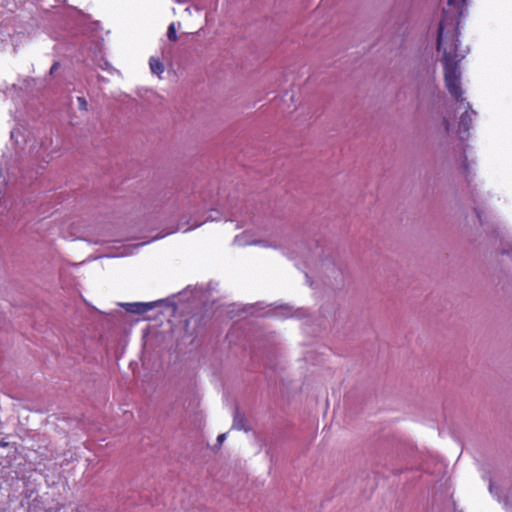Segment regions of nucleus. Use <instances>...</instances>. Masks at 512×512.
I'll return each mask as SVG.
<instances>
[{
    "mask_svg": "<svg viewBox=\"0 0 512 512\" xmlns=\"http://www.w3.org/2000/svg\"><path fill=\"white\" fill-rule=\"evenodd\" d=\"M437 50L442 52L441 62L444 68L445 86L450 94L459 95L461 69L459 63L469 52L468 46H462L459 34H437Z\"/></svg>",
    "mask_w": 512,
    "mask_h": 512,
    "instance_id": "1",
    "label": "nucleus"
},
{
    "mask_svg": "<svg viewBox=\"0 0 512 512\" xmlns=\"http://www.w3.org/2000/svg\"><path fill=\"white\" fill-rule=\"evenodd\" d=\"M456 103L455 111L459 114V121L457 124V134L459 135V144L457 148H455L456 162L459 163V166L468 177L470 171V163L468 162L466 156V149L468 145L465 143L469 136V130L471 128V124L473 121V117H476L477 112L472 109L471 104L463 97V89L461 87V83L459 84V95L450 94Z\"/></svg>",
    "mask_w": 512,
    "mask_h": 512,
    "instance_id": "2",
    "label": "nucleus"
},
{
    "mask_svg": "<svg viewBox=\"0 0 512 512\" xmlns=\"http://www.w3.org/2000/svg\"><path fill=\"white\" fill-rule=\"evenodd\" d=\"M203 208L204 206H200L196 195L178 194L169 204V213L173 217L178 218V225L175 231L182 230L183 232H188L202 225L205 220H200L197 214Z\"/></svg>",
    "mask_w": 512,
    "mask_h": 512,
    "instance_id": "3",
    "label": "nucleus"
},
{
    "mask_svg": "<svg viewBox=\"0 0 512 512\" xmlns=\"http://www.w3.org/2000/svg\"><path fill=\"white\" fill-rule=\"evenodd\" d=\"M323 257L317 267V276L332 288L343 284L342 264L331 250H322Z\"/></svg>",
    "mask_w": 512,
    "mask_h": 512,
    "instance_id": "4",
    "label": "nucleus"
},
{
    "mask_svg": "<svg viewBox=\"0 0 512 512\" xmlns=\"http://www.w3.org/2000/svg\"><path fill=\"white\" fill-rule=\"evenodd\" d=\"M27 130L24 128H16L13 129L10 133L11 140L17 146H21V144L28 145V154L35 160H41L43 162L48 163L50 159H52V152H47V146L44 142L41 144L36 143L35 140L29 138V135L26 134Z\"/></svg>",
    "mask_w": 512,
    "mask_h": 512,
    "instance_id": "5",
    "label": "nucleus"
},
{
    "mask_svg": "<svg viewBox=\"0 0 512 512\" xmlns=\"http://www.w3.org/2000/svg\"><path fill=\"white\" fill-rule=\"evenodd\" d=\"M467 0H448L449 9L443 10V18L437 32H459V20Z\"/></svg>",
    "mask_w": 512,
    "mask_h": 512,
    "instance_id": "6",
    "label": "nucleus"
},
{
    "mask_svg": "<svg viewBox=\"0 0 512 512\" xmlns=\"http://www.w3.org/2000/svg\"><path fill=\"white\" fill-rule=\"evenodd\" d=\"M0 177L3 178V184L7 187L28 185L35 177L33 173L24 174L22 167L15 166L4 160L0 164Z\"/></svg>",
    "mask_w": 512,
    "mask_h": 512,
    "instance_id": "7",
    "label": "nucleus"
},
{
    "mask_svg": "<svg viewBox=\"0 0 512 512\" xmlns=\"http://www.w3.org/2000/svg\"><path fill=\"white\" fill-rule=\"evenodd\" d=\"M162 303H163V300H158V301H153V302L123 303V304H121V306L124 307L125 310L129 313L142 315Z\"/></svg>",
    "mask_w": 512,
    "mask_h": 512,
    "instance_id": "8",
    "label": "nucleus"
},
{
    "mask_svg": "<svg viewBox=\"0 0 512 512\" xmlns=\"http://www.w3.org/2000/svg\"><path fill=\"white\" fill-rule=\"evenodd\" d=\"M188 292L191 293V298L193 300L197 301H206L208 300V296L206 295L207 289H205L203 286H195L191 288V286H188L185 290L179 293L180 301H189L190 298H186V295Z\"/></svg>",
    "mask_w": 512,
    "mask_h": 512,
    "instance_id": "9",
    "label": "nucleus"
},
{
    "mask_svg": "<svg viewBox=\"0 0 512 512\" xmlns=\"http://www.w3.org/2000/svg\"><path fill=\"white\" fill-rule=\"evenodd\" d=\"M472 221L474 224L478 223L481 226L485 233L489 232L490 226L484 217L483 211L480 209L479 205H475L473 207Z\"/></svg>",
    "mask_w": 512,
    "mask_h": 512,
    "instance_id": "10",
    "label": "nucleus"
},
{
    "mask_svg": "<svg viewBox=\"0 0 512 512\" xmlns=\"http://www.w3.org/2000/svg\"><path fill=\"white\" fill-rule=\"evenodd\" d=\"M499 263L505 268L509 263L512 264V244H506L499 252Z\"/></svg>",
    "mask_w": 512,
    "mask_h": 512,
    "instance_id": "11",
    "label": "nucleus"
},
{
    "mask_svg": "<svg viewBox=\"0 0 512 512\" xmlns=\"http://www.w3.org/2000/svg\"><path fill=\"white\" fill-rule=\"evenodd\" d=\"M232 428L236 430H244L248 431V427L246 426V420L244 415L239 411L238 408H235L233 415V424Z\"/></svg>",
    "mask_w": 512,
    "mask_h": 512,
    "instance_id": "12",
    "label": "nucleus"
},
{
    "mask_svg": "<svg viewBox=\"0 0 512 512\" xmlns=\"http://www.w3.org/2000/svg\"><path fill=\"white\" fill-rule=\"evenodd\" d=\"M178 34H167L166 41L163 42L162 54L163 56H169L172 53V45L178 41Z\"/></svg>",
    "mask_w": 512,
    "mask_h": 512,
    "instance_id": "13",
    "label": "nucleus"
},
{
    "mask_svg": "<svg viewBox=\"0 0 512 512\" xmlns=\"http://www.w3.org/2000/svg\"><path fill=\"white\" fill-rule=\"evenodd\" d=\"M150 70L155 75H161L164 72V65L159 58L154 56L149 59Z\"/></svg>",
    "mask_w": 512,
    "mask_h": 512,
    "instance_id": "14",
    "label": "nucleus"
},
{
    "mask_svg": "<svg viewBox=\"0 0 512 512\" xmlns=\"http://www.w3.org/2000/svg\"><path fill=\"white\" fill-rule=\"evenodd\" d=\"M97 65L100 69L107 71L110 74L118 73V71L105 59H101Z\"/></svg>",
    "mask_w": 512,
    "mask_h": 512,
    "instance_id": "15",
    "label": "nucleus"
},
{
    "mask_svg": "<svg viewBox=\"0 0 512 512\" xmlns=\"http://www.w3.org/2000/svg\"><path fill=\"white\" fill-rule=\"evenodd\" d=\"M34 85H35V79H33V78H27L23 81V86L26 91L31 90Z\"/></svg>",
    "mask_w": 512,
    "mask_h": 512,
    "instance_id": "16",
    "label": "nucleus"
},
{
    "mask_svg": "<svg viewBox=\"0 0 512 512\" xmlns=\"http://www.w3.org/2000/svg\"><path fill=\"white\" fill-rule=\"evenodd\" d=\"M489 491L491 494L499 498V488L492 481L489 483Z\"/></svg>",
    "mask_w": 512,
    "mask_h": 512,
    "instance_id": "17",
    "label": "nucleus"
},
{
    "mask_svg": "<svg viewBox=\"0 0 512 512\" xmlns=\"http://www.w3.org/2000/svg\"><path fill=\"white\" fill-rule=\"evenodd\" d=\"M79 108L82 110L87 109V101L83 97H78Z\"/></svg>",
    "mask_w": 512,
    "mask_h": 512,
    "instance_id": "18",
    "label": "nucleus"
},
{
    "mask_svg": "<svg viewBox=\"0 0 512 512\" xmlns=\"http://www.w3.org/2000/svg\"><path fill=\"white\" fill-rule=\"evenodd\" d=\"M59 67H60V63L58 61L54 62L49 70V75L50 76L54 75V73L58 70Z\"/></svg>",
    "mask_w": 512,
    "mask_h": 512,
    "instance_id": "19",
    "label": "nucleus"
},
{
    "mask_svg": "<svg viewBox=\"0 0 512 512\" xmlns=\"http://www.w3.org/2000/svg\"><path fill=\"white\" fill-rule=\"evenodd\" d=\"M180 28V24L176 25V23L172 22L168 28H167V32H177V29Z\"/></svg>",
    "mask_w": 512,
    "mask_h": 512,
    "instance_id": "20",
    "label": "nucleus"
},
{
    "mask_svg": "<svg viewBox=\"0 0 512 512\" xmlns=\"http://www.w3.org/2000/svg\"><path fill=\"white\" fill-rule=\"evenodd\" d=\"M18 90V86L16 84H12L10 87H7L6 90H3L2 88H0V91L6 93L7 91L9 92H16Z\"/></svg>",
    "mask_w": 512,
    "mask_h": 512,
    "instance_id": "21",
    "label": "nucleus"
},
{
    "mask_svg": "<svg viewBox=\"0 0 512 512\" xmlns=\"http://www.w3.org/2000/svg\"><path fill=\"white\" fill-rule=\"evenodd\" d=\"M226 439V433H222L217 437V444L221 445Z\"/></svg>",
    "mask_w": 512,
    "mask_h": 512,
    "instance_id": "22",
    "label": "nucleus"
},
{
    "mask_svg": "<svg viewBox=\"0 0 512 512\" xmlns=\"http://www.w3.org/2000/svg\"><path fill=\"white\" fill-rule=\"evenodd\" d=\"M444 126L447 133H450L451 131V123L448 119H444Z\"/></svg>",
    "mask_w": 512,
    "mask_h": 512,
    "instance_id": "23",
    "label": "nucleus"
},
{
    "mask_svg": "<svg viewBox=\"0 0 512 512\" xmlns=\"http://www.w3.org/2000/svg\"><path fill=\"white\" fill-rule=\"evenodd\" d=\"M98 80H99V81H105V78H104L103 76L99 75V76H98Z\"/></svg>",
    "mask_w": 512,
    "mask_h": 512,
    "instance_id": "24",
    "label": "nucleus"
},
{
    "mask_svg": "<svg viewBox=\"0 0 512 512\" xmlns=\"http://www.w3.org/2000/svg\"><path fill=\"white\" fill-rule=\"evenodd\" d=\"M472 198H475V195H472ZM473 201H474L475 205H478L476 199H473Z\"/></svg>",
    "mask_w": 512,
    "mask_h": 512,
    "instance_id": "25",
    "label": "nucleus"
},
{
    "mask_svg": "<svg viewBox=\"0 0 512 512\" xmlns=\"http://www.w3.org/2000/svg\"><path fill=\"white\" fill-rule=\"evenodd\" d=\"M430 89L433 91L434 90V86L432 84H430Z\"/></svg>",
    "mask_w": 512,
    "mask_h": 512,
    "instance_id": "26",
    "label": "nucleus"
},
{
    "mask_svg": "<svg viewBox=\"0 0 512 512\" xmlns=\"http://www.w3.org/2000/svg\"><path fill=\"white\" fill-rule=\"evenodd\" d=\"M511 512H512V510H511Z\"/></svg>",
    "mask_w": 512,
    "mask_h": 512,
    "instance_id": "27",
    "label": "nucleus"
}]
</instances>
